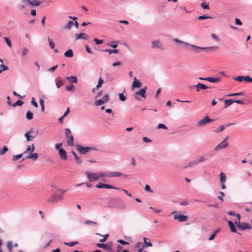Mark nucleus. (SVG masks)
Instances as JSON below:
<instances>
[{
  "label": "nucleus",
  "instance_id": "3",
  "mask_svg": "<svg viewBox=\"0 0 252 252\" xmlns=\"http://www.w3.org/2000/svg\"><path fill=\"white\" fill-rule=\"evenodd\" d=\"M85 174L90 182L98 180L100 177H104V173L101 172H98V173H92L89 171H86Z\"/></svg>",
  "mask_w": 252,
  "mask_h": 252
},
{
  "label": "nucleus",
  "instance_id": "17",
  "mask_svg": "<svg viewBox=\"0 0 252 252\" xmlns=\"http://www.w3.org/2000/svg\"><path fill=\"white\" fill-rule=\"evenodd\" d=\"M141 87V83L137 79L136 77L133 78V82L131 85V89H133L135 88H139Z\"/></svg>",
  "mask_w": 252,
  "mask_h": 252
},
{
  "label": "nucleus",
  "instance_id": "44",
  "mask_svg": "<svg viewBox=\"0 0 252 252\" xmlns=\"http://www.w3.org/2000/svg\"><path fill=\"white\" fill-rule=\"evenodd\" d=\"M8 150V148L6 146H4L3 147L2 149L0 150V155L1 156L4 155Z\"/></svg>",
  "mask_w": 252,
  "mask_h": 252
},
{
  "label": "nucleus",
  "instance_id": "48",
  "mask_svg": "<svg viewBox=\"0 0 252 252\" xmlns=\"http://www.w3.org/2000/svg\"><path fill=\"white\" fill-rule=\"evenodd\" d=\"M39 103H40V104L41 105V111L43 112L44 111V109H45L44 101V100L42 99H40V100H39Z\"/></svg>",
  "mask_w": 252,
  "mask_h": 252
},
{
  "label": "nucleus",
  "instance_id": "32",
  "mask_svg": "<svg viewBox=\"0 0 252 252\" xmlns=\"http://www.w3.org/2000/svg\"><path fill=\"white\" fill-rule=\"evenodd\" d=\"M6 247L9 252H11L13 248V244L11 241H8L6 243Z\"/></svg>",
  "mask_w": 252,
  "mask_h": 252
},
{
  "label": "nucleus",
  "instance_id": "5",
  "mask_svg": "<svg viewBox=\"0 0 252 252\" xmlns=\"http://www.w3.org/2000/svg\"><path fill=\"white\" fill-rule=\"evenodd\" d=\"M65 137L66 139V142H67V144L69 146H74V142H73L74 138L72 135L69 134V133H70L71 132V131L68 128H65Z\"/></svg>",
  "mask_w": 252,
  "mask_h": 252
},
{
  "label": "nucleus",
  "instance_id": "64",
  "mask_svg": "<svg viewBox=\"0 0 252 252\" xmlns=\"http://www.w3.org/2000/svg\"><path fill=\"white\" fill-rule=\"evenodd\" d=\"M143 140L144 142H146V143H149V142H151L152 141V140L151 139H150L146 137H144L143 138Z\"/></svg>",
  "mask_w": 252,
  "mask_h": 252
},
{
  "label": "nucleus",
  "instance_id": "4",
  "mask_svg": "<svg viewBox=\"0 0 252 252\" xmlns=\"http://www.w3.org/2000/svg\"><path fill=\"white\" fill-rule=\"evenodd\" d=\"M76 147L77 150L79 152V153L82 155L87 154L92 150H96V149L94 147H83L80 145H77Z\"/></svg>",
  "mask_w": 252,
  "mask_h": 252
},
{
  "label": "nucleus",
  "instance_id": "16",
  "mask_svg": "<svg viewBox=\"0 0 252 252\" xmlns=\"http://www.w3.org/2000/svg\"><path fill=\"white\" fill-rule=\"evenodd\" d=\"M238 228L241 230L250 229H251V226L248 223L242 222V223H240L239 224Z\"/></svg>",
  "mask_w": 252,
  "mask_h": 252
},
{
  "label": "nucleus",
  "instance_id": "1",
  "mask_svg": "<svg viewBox=\"0 0 252 252\" xmlns=\"http://www.w3.org/2000/svg\"><path fill=\"white\" fill-rule=\"evenodd\" d=\"M173 40L176 43H182V44H185V45H186L187 46H190L192 50L193 51H194V52H199L200 51L205 50H206V49H211V50H213V49L215 48V47H198V46H196L194 45H192V44H190L186 43V42H183L182 41H181V40H179L177 38H174Z\"/></svg>",
  "mask_w": 252,
  "mask_h": 252
},
{
  "label": "nucleus",
  "instance_id": "60",
  "mask_svg": "<svg viewBox=\"0 0 252 252\" xmlns=\"http://www.w3.org/2000/svg\"><path fill=\"white\" fill-rule=\"evenodd\" d=\"M198 19L199 20H204V19H212V17L210 16H200L198 17Z\"/></svg>",
  "mask_w": 252,
  "mask_h": 252
},
{
  "label": "nucleus",
  "instance_id": "41",
  "mask_svg": "<svg viewBox=\"0 0 252 252\" xmlns=\"http://www.w3.org/2000/svg\"><path fill=\"white\" fill-rule=\"evenodd\" d=\"M65 89L68 91H74L75 90V86L72 84H71L69 86H66L65 87Z\"/></svg>",
  "mask_w": 252,
  "mask_h": 252
},
{
  "label": "nucleus",
  "instance_id": "59",
  "mask_svg": "<svg viewBox=\"0 0 252 252\" xmlns=\"http://www.w3.org/2000/svg\"><path fill=\"white\" fill-rule=\"evenodd\" d=\"M158 128H163L164 129H167V127L164 124H159L158 125Z\"/></svg>",
  "mask_w": 252,
  "mask_h": 252
},
{
  "label": "nucleus",
  "instance_id": "42",
  "mask_svg": "<svg viewBox=\"0 0 252 252\" xmlns=\"http://www.w3.org/2000/svg\"><path fill=\"white\" fill-rule=\"evenodd\" d=\"M8 69V67L3 65V64H0V73H1L3 71L7 70Z\"/></svg>",
  "mask_w": 252,
  "mask_h": 252
},
{
  "label": "nucleus",
  "instance_id": "23",
  "mask_svg": "<svg viewBox=\"0 0 252 252\" xmlns=\"http://www.w3.org/2000/svg\"><path fill=\"white\" fill-rule=\"evenodd\" d=\"M227 223L229 226L230 231L233 233H236L237 232V229H236V227L235 226L234 223L230 220H228L227 221Z\"/></svg>",
  "mask_w": 252,
  "mask_h": 252
},
{
  "label": "nucleus",
  "instance_id": "18",
  "mask_svg": "<svg viewBox=\"0 0 252 252\" xmlns=\"http://www.w3.org/2000/svg\"><path fill=\"white\" fill-rule=\"evenodd\" d=\"M59 154L60 158L64 160L67 159L66 152H65V151L64 149H59Z\"/></svg>",
  "mask_w": 252,
  "mask_h": 252
},
{
  "label": "nucleus",
  "instance_id": "34",
  "mask_svg": "<svg viewBox=\"0 0 252 252\" xmlns=\"http://www.w3.org/2000/svg\"><path fill=\"white\" fill-rule=\"evenodd\" d=\"M224 102V104H225L224 108H227L228 106H229L231 104H232L233 103H234V100H233L232 99L225 100Z\"/></svg>",
  "mask_w": 252,
  "mask_h": 252
},
{
  "label": "nucleus",
  "instance_id": "57",
  "mask_svg": "<svg viewBox=\"0 0 252 252\" xmlns=\"http://www.w3.org/2000/svg\"><path fill=\"white\" fill-rule=\"evenodd\" d=\"M119 99L122 101H125L126 98V97L124 95V94L123 93L120 94H119Z\"/></svg>",
  "mask_w": 252,
  "mask_h": 252
},
{
  "label": "nucleus",
  "instance_id": "7",
  "mask_svg": "<svg viewBox=\"0 0 252 252\" xmlns=\"http://www.w3.org/2000/svg\"><path fill=\"white\" fill-rule=\"evenodd\" d=\"M109 100V95L108 94H105L103 97L94 102L96 106H100L107 102Z\"/></svg>",
  "mask_w": 252,
  "mask_h": 252
},
{
  "label": "nucleus",
  "instance_id": "40",
  "mask_svg": "<svg viewBox=\"0 0 252 252\" xmlns=\"http://www.w3.org/2000/svg\"><path fill=\"white\" fill-rule=\"evenodd\" d=\"M103 83V79L100 77L99 78L98 84L96 86L95 89L96 90H98V89L101 87L102 84Z\"/></svg>",
  "mask_w": 252,
  "mask_h": 252
},
{
  "label": "nucleus",
  "instance_id": "52",
  "mask_svg": "<svg viewBox=\"0 0 252 252\" xmlns=\"http://www.w3.org/2000/svg\"><path fill=\"white\" fill-rule=\"evenodd\" d=\"M234 80L238 81V82H242L244 79V76H238L235 78H234Z\"/></svg>",
  "mask_w": 252,
  "mask_h": 252
},
{
  "label": "nucleus",
  "instance_id": "35",
  "mask_svg": "<svg viewBox=\"0 0 252 252\" xmlns=\"http://www.w3.org/2000/svg\"><path fill=\"white\" fill-rule=\"evenodd\" d=\"M38 154L37 153H31V154L27 157V158L36 160L38 158Z\"/></svg>",
  "mask_w": 252,
  "mask_h": 252
},
{
  "label": "nucleus",
  "instance_id": "55",
  "mask_svg": "<svg viewBox=\"0 0 252 252\" xmlns=\"http://www.w3.org/2000/svg\"><path fill=\"white\" fill-rule=\"evenodd\" d=\"M201 6L204 9H209V4L206 2H203L201 4Z\"/></svg>",
  "mask_w": 252,
  "mask_h": 252
},
{
  "label": "nucleus",
  "instance_id": "21",
  "mask_svg": "<svg viewBox=\"0 0 252 252\" xmlns=\"http://www.w3.org/2000/svg\"><path fill=\"white\" fill-rule=\"evenodd\" d=\"M118 199L111 198L108 202V207L113 208L115 206V204L118 202Z\"/></svg>",
  "mask_w": 252,
  "mask_h": 252
},
{
  "label": "nucleus",
  "instance_id": "20",
  "mask_svg": "<svg viewBox=\"0 0 252 252\" xmlns=\"http://www.w3.org/2000/svg\"><path fill=\"white\" fill-rule=\"evenodd\" d=\"M195 87L196 89V91L198 92H199L201 89L205 90L209 88L208 86L200 83H198Z\"/></svg>",
  "mask_w": 252,
  "mask_h": 252
},
{
  "label": "nucleus",
  "instance_id": "51",
  "mask_svg": "<svg viewBox=\"0 0 252 252\" xmlns=\"http://www.w3.org/2000/svg\"><path fill=\"white\" fill-rule=\"evenodd\" d=\"M196 162H197V163L198 164V163H199L200 162H202L205 161L206 160V159L204 158H203V157L201 156V157H199L198 158H196Z\"/></svg>",
  "mask_w": 252,
  "mask_h": 252
},
{
  "label": "nucleus",
  "instance_id": "27",
  "mask_svg": "<svg viewBox=\"0 0 252 252\" xmlns=\"http://www.w3.org/2000/svg\"><path fill=\"white\" fill-rule=\"evenodd\" d=\"M33 113L32 111L29 110L26 114V118L28 120H31L33 118Z\"/></svg>",
  "mask_w": 252,
  "mask_h": 252
},
{
  "label": "nucleus",
  "instance_id": "26",
  "mask_svg": "<svg viewBox=\"0 0 252 252\" xmlns=\"http://www.w3.org/2000/svg\"><path fill=\"white\" fill-rule=\"evenodd\" d=\"M71 153L73 155L74 158L76 160V163L78 164H81L82 163V161L81 159L77 156L75 152L74 151H72L71 152Z\"/></svg>",
  "mask_w": 252,
  "mask_h": 252
},
{
  "label": "nucleus",
  "instance_id": "43",
  "mask_svg": "<svg viewBox=\"0 0 252 252\" xmlns=\"http://www.w3.org/2000/svg\"><path fill=\"white\" fill-rule=\"evenodd\" d=\"M78 243V241L76 242H64V245L68 246L69 247H72Z\"/></svg>",
  "mask_w": 252,
  "mask_h": 252
},
{
  "label": "nucleus",
  "instance_id": "33",
  "mask_svg": "<svg viewBox=\"0 0 252 252\" xmlns=\"http://www.w3.org/2000/svg\"><path fill=\"white\" fill-rule=\"evenodd\" d=\"M48 41L49 42V46L51 49H54L55 48V44L53 40V39L48 37Z\"/></svg>",
  "mask_w": 252,
  "mask_h": 252
},
{
  "label": "nucleus",
  "instance_id": "62",
  "mask_svg": "<svg viewBox=\"0 0 252 252\" xmlns=\"http://www.w3.org/2000/svg\"><path fill=\"white\" fill-rule=\"evenodd\" d=\"M31 103L32 105H33L35 107L37 108L38 107V104L37 102L35 101V99L34 97H33L31 101Z\"/></svg>",
  "mask_w": 252,
  "mask_h": 252
},
{
  "label": "nucleus",
  "instance_id": "54",
  "mask_svg": "<svg viewBox=\"0 0 252 252\" xmlns=\"http://www.w3.org/2000/svg\"><path fill=\"white\" fill-rule=\"evenodd\" d=\"M29 52V50L27 48L24 47L22 49V56L24 57Z\"/></svg>",
  "mask_w": 252,
  "mask_h": 252
},
{
  "label": "nucleus",
  "instance_id": "14",
  "mask_svg": "<svg viewBox=\"0 0 252 252\" xmlns=\"http://www.w3.org/2000/svg\"><path fill=\"white\" fill-rule=\"evenodd\" d=\"M96 188L98 189H102V188H106L108 189H119L115 188L114 187H113L110 185L104 184V183H99L96 186Z\"/></svg>",
  "mask_w": 252,
  "mask_h": 252
},
{
  "label": "nucleus",
  "instance_id": "36",
  "mask_svg": "<svg viewBox=\"0 0 252 252\" xmlns=\"http://www.w3.org/2000/svg\"><path fill=\"white\" fill-rule=\"evenodd\" d=\"M31 133V131H29V132H26L25 134V136L26 137V139H27V141H31L32 140V139L34 138L33 136H31L30 135V134Z\"/></svg>",
  "mask_w": 252,
  "mask_h": 252
},
{
  "label": "nucleus",
  "instance_id": "24",
  "mask_svg": "<svg viewBox=\"0 0 252 252\" xmlns=\"http://www.w3.org/2000/svg\"><path fill=\"white\" fill-rule=\"evenodd\" d=\"M205 80L209 81L212 83H217L220 81V78H214V77H206L205 78Z\"/></svg>",
  "mask_w": 252,
  "mask_h": 252
},
{
  "label": "nucleus",
  "instance_id": "58",
  "mask_svg": "<svg viewBox=\"0 0 252 252\" xmlns=\"http://www.w3.org/2000/svg\"><path fill=\"white\" fill-rule=\"evenodd\" d=\"M145 190L149 192H153V190L151 189L150 187L148 185H146L145 186Z\"/></svg>",
  "mask_w": 252,
  "mask_h": 252
},
{
  "label": "nucleus",
  "instance_id": "13",
  "mask_svg": "<svg viewBox=\"0 0 252 252\" xmlns=\"http://www.w3.org/2000/svg\"><path fill=\"white\" fill-rule=\"evenodd\" d=\"M188 218V216L182 214H176L174 216V219L178 220L180 222L186 221Z\"/></svg>",
  "mask_w": 252,
  "mask_h": 252
},
{
  "label": "nucleus",
  "instance_id": "47",
  "mask_svg": "<svg viewBox=\"0 0 252 252\" xmlns=\"http://www.w3.org/2000/svg\"><path fill=\"white\" fill-rule=\"evenodd\" d=\"M24 102L22 100H17L15 103L12 104V106L15 107L16 106H22Z\"/></svg>",
  "mask_w": 252,
  "mask_h": 252
},
{
  "label": "nucleus",
  "instance_id": "2",
  "mask_svg": "<svg viewBox=\"0 0 252 252\" xmlns=\"http://www.w3.org/2000/svg\"><path fill=\"white\" fill-rule=\"evenodd\" d=\"M21 3L18 6V8L20 10H22L28 5L33 6H39L42 3V1L39 0H21Z\"/></svg>",
  "mask_w": 252,
  "mask_h": 252
},
{
  "label": "nucleus",
  "instance_id": "63",
  "mask_svg": "<svg viewBox=\"0 0 252 252\" xmlns=\"http://www.w3.org/2000/svg\"><path fill=\"white\" fill-rule=\"evenodd\" d=\"M94 41L96 44H101L103 43L102 40H99L97 38H94Z\"/></svg>",
  "mask_w": 252,
  "mask_h": 252
},
{
  "label": "nucleus",
  "instance_id": "30",
  "mask_svg": "<svg viewBox=\"0 0 252 252\" xmlns=\"http://www.w3.org/2000/svg\"><path fill=\"white\" fill-rule=\"evenodd\" d=\"M197 164V163L196 159H195L192 161L189 162L188 164H187L184 166V168H187L192 167Z\"/></svg>",
  "mask_w": 252,
  "mask_h": 252
},
{
  "label": "nucleus",
  "instance_id": "45",
  "mask_svg": "<svg viewBox=\"0 0 252 252\" xmlns=\"http://www.w3.org/2000/svg\"><path fill=\"white\" fill-rule=\"evenodd\" d=\"M225 128V126H220V127H219L218 128H217L216 129H215L214 130V131L216 132V133H219V132H220L221 131H222Z\"/></svg>",
  "mask_w": 252,
  "mask_h": 252
},
{
  "label": "nucleus",
  "instance_id": "46",
  "mask_svg": "<svg viewBox=\"0 0 252 252\" xmlns=\"http://www.w3.org/2000/svg\"><path fill=\"white\" fill-rule=\"evenodd\" d=\"M104 52H108L110 54L112 53L117 54L118 53V51L117 49L111 50V49H105Z\"/></svg>",
  "mask_w": 252,
  "mask_h": 252
},
{
  "label": "nucleus",
  "instance_id": "49",
  "mask_svg": "<svg viewBox=\"0 0 252 252\" xmlns=\"http://www.w3.org/2000/svg\"><path fill=\"white\" fill-rule=\"evenodd\" d=\"M211 36L214 40H215L217 42H219L220 41V38H219L217 34L215 33H212L211 34Z\"/></svg>",
  "mask_w": 252,
  "mask_h": 252
},
{
  "label": "nucleus",
  "instance_id": "28",
  "mask_svg": "<svg viewBox=\"0 0 252 252\" xmlns=\"http://www.w3.org/2000/svg\"><path fill=\"white\" fill-rule=\"evenodd\" d=\"M64 55L65 57L71 58L73 56V53L72 50L68 49L64 53Z\"/></svg>",
  "mask_w": 252,
  "mask_h": 252
},
{
  "label": "nucleus",
  "instance_id": "39",
  "mask_svg": "<svg viewBox=\"0 0 252 252\" xmlns=\"http://www.w3.org/2000/svg\"><path fill=\"white\" fill-rule=\"evenodd\" d=\"M96 235H101L98 233H96ZM102 236L103 237V239H100L99 242H104L106 241L107 239L108 238L109 235L108 234H105L104 235H102Z\"/></svg>",
  "mask_w": 252,
  "mask_h": 252
},
{
  "label": "nucleus",
  "instance_id": "37",
  "mask_svg": "<svg viewBox=\"0 0 252 252\" xmlns=\"http://www.w3.org/2000/svg\"><path fill=\"white\" fill-rule=\"evenodd\" d=\"M34 149H35V146H34V145L33 144H32V146L29 145V146H28V147L27 148V150L25 151V153H28V152H29L30 151H31V152L32 153L34 151Z\"/></svg>",
  "mask_w": 252,
  "mask_h": 252
},
{
  "label": "nucleus",
  "instance_id": "22",
  "mask_svg": "<svg viewBox=\"0 0 252 252\" xmlns=\"http://www.w3.org/2000/svg\"><path fill=\"white\" fill-rule=\"evenodd\" d=\"M56 85L58 89L64 85V82L61 78H56L55 80Z\"/></svg>",
  "mask_w": 252,
  "mask_h": 252
},
{
  "label": "nucleus",
  "instance_id": "53",
  "mask_svg": "<svg viewBox=\"0 0 252 252\" xmlns=\"http://www.w3.org/2000/svg\"><path fill=\"white\" fill-rule=\"evenodd\" d=\"M4 40L6 42V43L8 45V46L9 47H11V46H12V43H11L10 40L8 38L6 37H4Z\"/></svg>",
  "mask_w": 252,
  "mask_h": 252
},
{
  "label": "nucleus",
  "instance_id": "61",
  "mask_svg": "<svg viewBox=\"0 0 252 252\" xmlns=\"http://www.w3.org/2000/svg\"><path fill=\"white\" fill-rule=\"evenodd\" d=\"M244 80L245 82H252V78L251 77H250V76H249L244 77Z\"/></svg>",
  "mask_w": 252,
  "mask_h": 252
},
{
  "label": "nucleus",
  "instance_id": "15",
  "mask_svg": "<svg viewBox=\"0 0 252 252\" xmlns=\"http://www.w3.org/2000/svg\"><path fill=\"white\" fill-rule=\"evenodd\" d=\"M63 198L62 196L60 195H54L52 196L48 200V202L49 203H53L55 201H57L58 200H61Z\"/></svg>",
  "mask_w": 252,
  "mask_h": 252
},
{
  "label": "nucleus",
  "instance_id": "8",
  "mask_svg": "<svg viewBox=\"0 0 252 252\" xmlns=\"http://www.w3.org/2000/svg\"><path fill=\"white\" fill-rule=\"evenodd\" d=\"M96 246L98 248H103L106 251L110 252L112 250V243L110 242L107 244L97 243L96 244Z\"/></svg>",
  "mask_w": 252,
  "mask_h": 252
},
{
  "label": "nucleus",
  "instance_id": "9",
  "mask_svg": "<svg viewBox=\"0 0 252 252\" xmlns=\"http://www.w3.org/2000/svg\"><path fill=\"white\" fill-rule=\"evenodd\" d=\"M228 138V136H227L220 143L217 145L215 148V150L218 151L227 147L228 146V143L227 140Z\"/></svg>",
  "mask_w": 252,
  "mask_h": 252
},
{
  "label": "nucleus",
  "instance_id": "19",
  "mask_svg": "<svg viewBox=\"0 0 252 252\" xmlns=\"http://www.w3.org/2000/svg\"><path fill=\"white\" fill-rule=\"evenodd\" d=\"M76 40L83 39L87 40L88 39V35L85 33H76L75 34Z\"/></svg>",
  "mask_w": 252,
  "mask_h": 252
},
{
  "label": "nucleus",
  "instance_id": "38",
  "mask_svg": "<svg viewBox=\"0 0 252 252\" xmlns=\"http://www.w3.org/2000/svg\"><path fill=\"white\" fill-rule=\"evenodd\" d=\"M220 182L224 183L226 180L225 174L223 172H221L220 174Z\"/></svg>",
  "mask_w": 252,
  "mask_h": 252
},
{
  "label": "nucleus",
  "instance_id": "11",
  "mask_svg": "<svg viewBox=\"0 0 252 252\" xmlns=\"http://www.w3.org/2000/svg\"><path fill=\"white\" fill-rule=\"evenodd\" d=\"M123 175V174L119 172H106L104 173V177H117Z\"/></svg>",
  "mask_w": 252,
  "mask_h": 252
},
{
  "label": "nucleus",
  "instance_id": "29",
  "mask_svg": "<svg viewBox=\"0 0 252 252\" xmlns=\"http://www.w3.org/2000/svg\"><path fill=\"white\" fill-rule=\"evenodd\" d=\"M66 79L69 80L71 83H77V78L76 76H71L70 77H66Z\"/></svg>",
  "mask_w": 252,
  "mask_h": 252
},
{
  "label": "nucleus",
  "instance_id": "12",
  "mask_svg": "<svg viewBox=\"0 0 252 252\" xmlns=\"http://www.w3.org/2000/svg\"><path fill=\"white\" fill-rule=\"evenodd\" d=\"M212 121V120L210 119L208 116H205L203 119L199 121L197 125V126L201 127L207 124V123Z\"/></svg>",
  "mask_w": 252,
  "mask_h": 252
},
{
  "label": "nucleus",
  "instance_id": "56",
  "mask_svg": "<svg viewBox=\"0 0 252 252\" xmlns=\"http://www.w3.org/2000/svg\"><path fill=\"white\" fill-rule=\"evenodd\" d=\"M23 154H19L17 155H14L12 157V159L13 161H15L20 158L22 157Z\"/></svg>",
  "mask_w": 252,
  "mask_h": 252
},
{
  "label": "nucleus",
  "instance_id": "50",
  "mask_svg": "<svg viewBox=\"0 0 252 252\" xmlns=\"http://www.w3.org/2000/svg\"><path fill=\"white\" fill-rule=\"evenodd\" d=\"M73 25V23L72 21H69L67 24V25H66L65 27H64V29H70L71 28V27H72Z\"/></svg>",
  "mask_w": 252,
  "mask_h": 252
},
{
  "label": "nucleus",
  "instance_id": "10",
  "mask_svg": "<svg viewBox=\"0 0 252 252\" xmlns=\"http://www.w3.org/2000/svg\"><path fill=\"white\" fill-rule=\"evenodd\" d=\"M152 48L153 49L164 50V47L159 40L152 41Z\"/></svg>",
  "mask_w": 252,
  "mask_h": 252
},
{
  "label": "nucleus",
  "instance_id": "31",
  "mask_svg": "<svg viewBox=\"0 0 252 252\" xmlns=\"http://www.w3.org/2000/svg\"><path fill=\"white\" fill-rule=\"evenodd\" d=\"M135 247L138 249V252H142V250L143 248H144V245L142 244L141 243H137L135 245Z\"/></svg>",
  "mask_w": 252,
  "mask_h": 252
},
{
  "label": "nucleus",
  "instance_id": "25",
  "mask_svg": "<svg viewBox=\"0 0 252 252\" xmlns=\"http://www.w3.org/2000/svg\"><path fill=\"white\" fill-rule=\"evenodd\" d=\"M144 240V246L146 247H152L153 246L152 243L150 242V240L147 238L144 237L143 239Z\"/></svg>",
  "mask_w": 252,
  "mask_h": 252
},
{
  "label": "nucleus",
  "instance_id": "6",
  "mask_svg": "<svg viewBox=\"0 0 252 252\" xmlns=\"http://www.w3.org/2000/svg\"><path fill=\"white\" fill-rule=\"evenodd\" d=\"M147 90V86H145L143 88L140 89L138 91L136 92L134 94V98L136 100H140L138 95H140L144 98H146V96L145 95V93Z\"/></svg>",
  "mask_w": 252,
  "mask_h": 252
}]
</instances>
